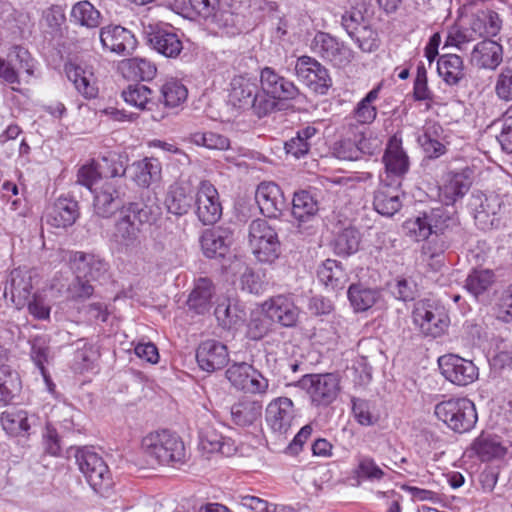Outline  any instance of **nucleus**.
I'll use <instances>...</instances> for the list:
<instances>
[{
    "label": "nucleus",
    "mask_w": 512,
    "mask_h": 512,
    "mask_svg": "<svg viewBox=\"0 0 512 512\" xmlns=\"http://www.w3.org/2000/svg\"><path fill=\"white\" fill-rule=\"evenodd\" d=\"M404 228L416 241L428 239L431 234L458 238L461 232L455 212L443 206L432 208L422 216L405 221Z\"/></svg>",
    "instance_id": "nucleus-1"
},
{
    "label": "nucleus",
    "mask_w": 512,
    "mask_h": 512,
    "mask_svg": "<svg viewBox=\"0 0 512 512\" xmlns=\"http://www.w3.org/2000/svg\"><path fill=\"white\" fill-rule=\"evenodd\" d=\"M156 220L153 208L140 203H129L123 207L115 224L114 240L125 248L139 244L140 226Z\"/></svg>",
    "instance_id": "nucleus-2"
},
{
    "label": "nucleus",
    "mask_w": 512,
    "mask_h": 512,
    "mask_svg": "<svg viewBox=\"0 0 512 512\" xmlns=\"http://www.w3.org/2000/svg\"><path fill=\"white\" fill-rule=\"evenodd\" d=\"M126 168L122 162H114L111 175L97 185L91 193L94 195L93 206L95 213L103 218L112 216L122 206Z\"/></svg>",
    "instance_id": "nucleus-3"
},
{
    "label": "nucleus",
    "mask_w": 512,
    "mask_h": 512,
    "mask_svg": "<svg viewBox=\"0 0 512 512\" xmlns=\"http://www.w3.org/2000/svg\"><path fill=\"white\" fill-rule=\"evenodd\" d=\"M434 414L456 433L472 430L478 420L475 404L466 397H452L435 405Z\"/></svg>",
    "instance_id": "nucleus-4"
},
{
    "label": "nucleus",
    "mask_w": 512,
    "mask_h": 512,
    "mask_svg": "<svg viewBox=\"0 0 512 512\" xmlns=\"http://www.w3.org/2000/svg\"><path fill=\"white\" fill-rule=\"evenodd\" d=\"M144 455L159 464L181 462L185 458L183 441L168 430L149 433L141 442Z\"/></svg>",
    "instance_id": "nucleus-5"
},
{
    "label": "nucleus",
    "mask_w": 512,
    "mask_h": 512,
    "mask_svg": "<svg viewBox=\"0 0 512 512\" xmlns=\"http://www.w3.org/2000/svg\"><path fill=\"white\" fill-rule=\"evenodd\" d=\"M75 458L90 487L101 495L108 492L112 486V477L102 457L89 448H82L77 450Z\"/></svg>",
    "instance_id": "nucleus-6"
},
{
    "label": "nucleus",
    "mask_w": 512,
    "mask_h": 512,
    "mask_svg": "<svg viewBox=\"0 0 512 512\" xmlns=\"http://www.w3.org/2000/svg\"><path fill=\"white\" fill-rule=\"evenodd\" d=\"M509 198L506 195L476 193L472 195L470 206L478 225L486 230L499 225L502 215L509 212Z\"/></svg>",
    "instance_id": "nucleus-7"
},
{
    "label": "nucleus",
    "mask_w": 512,
    "mask_h": 512,
    "mask_svg": "<svg viewBox=\"0 0 512 512\" xmlns=\"http://www.w3.org/2000/svg\"><path fill=\"white\" fill-rule=\"evenodd\" d=\"M296 386L306 391L313 405L328 406L340 392V379L334 373L305 374Z\"/></svg>",
    "instance_id": "nucleus-8"
},
{
    "label": "nucleus",
    "mask_w": 512,
    "mask_h": 512,
    "mask_svg": "<svg viewBox=\"0 0 512 512\" xmlns=\"http://www.w3.org/2000/svg\"><path fill=\"white\" fill-rule=\"evenodd\" d=\"M310 48L315 55L337 68L348 66L355 55V52L345 42L322 31L315 34Z\"/></svg>",
    "instance_id": "nucleus-9"
},
{
    "label": "nucleus",
    "mask_w": 512,
    "mask_h": 512,
    "mask_svg": "<svg viewBox=\"0 0 512 512\" xmlns=\"http://www.w3.org/2000/svg\"><path fill=\"white\" fill-rule=\"evenodd\" d=\"M249 242L260 262H273L279 255L280 243L275 230L263 219L249 225Z\"/></svg>",
    "instance_id": "nucleus-10"
},
{
    "label": "nucleus",
    "mask_w": 512,
    "mask_h": 512,
    "mask_svg": "<svg viewBox=\"0 0 512 512\" xmlns=\"http://www.w3.org/2000/svg\"><path fill=\"white\" fill-rule=\"evenodd\" d=\"M298 79L318 95H326L332 86L328 69L310 56H301L295 64Z\"/></svg>",
    "instance_id": "nucleus-11"
},
{
    "label": "nucleus",
    "mask_w": 512,
    "mask_h": 512,
    "mask_svg": "<svg viewBox=\"0 0 512 512\" xmlns=\"http://www.w3.org/2000/svg\"><path fill=\"white\" fill-rule=\"evenodd\" d=\"M225 375L237 390L259 395L266 394L268 391V379L246 362L232 364L226 370Z\"/></svg>",
    "instance_id": "nucleus-12"
},
{
    "label": "nucleus",
    "mask_w": 512,
    "mask_h": 512,
    "mask_svg": "<svg viewBox=\"0 0 512 512\" xmlns=\"http://www.w3.org/2000/svg\"><path fill=\"white\" fill-rule=\"evenodd\" d=\"M193 204L195 205L197 218L204 225H213L222 216L219 193L215 186L207 180L199 183Z\"/></svg>",
    "instance_id": "nucleus-13"
},
{
    "label": "nucleus",
    "mask_w": 512,
    "mask_h": 512,
    "mask_svg": "<svg viewBox=\"0 0 512 512\" xmlns=\"http://www.w3.org/2000/svg\"><path fill=\"white\" fill-rule=\"evenodd\" d=\"M414 323L425 336L440 337L449 325V317L443 308L428 302H419L413 311Z\"/></svg>",
    "instance_id": "nucleus-14"
},
{
    "label": "nucleus",
    "mask_w": 512,
    "mask_h": 512,
    "mask_svg": "<svg viewBox=\"0 0 512 512\" xmlns=\"http://www.w3.org/2000/svg\"><path fill=\"white\" fill-rule=\"evenodd\" d=\"M438 363L442 375L455 385L467 386L478 379V368L471 360L447 354L441 356Z\"/></svg>",
    "instance_id": "nucleus-15"
},
{
    "label": "nucleus",
    "mask_w": 512,
    "mask_h": 512,
    "mask_svg": "<svg viewBox=\"0 0 512 512\" xmlns=\"http://www.w3.org/2000/svg\"><path fill=\"white\" fill-rule=\"evenodd\" d=\"M34 273L26 268H15L7 276L4 286V296H10L17 309H22L33 295Z\"/></svg>",
    "instance_id": "nucleus-16"
},
{
    "label": "nucleus",
    "mask_w": 512,
    "mask_h": 512,
    "mask_svg": "<svg viewBox=\"0 0 512 512\" xmlns=\"http://www.w3.org/2000/svg\"><path fill=\"white\" fill-rule=\"evenodd\" d=\"M265 316L282 327H295L299 320L300 310L293 299L287 295H277L262 304Z\"/></svg>",
    "instance_id": "nucleus-17"
},
{
    "label": "nucleus",
    "mask_w": 512,
    "mask_h": 512,
    "mask_svg": "<svg viewBox=\"0 0 512 512\" xmlns=\"http://www.w3.org/2000/svg\"><path fill=\"white\" fill-rule=\"evenodd\" d=\"M64 72L83 98L91 100L98 96V81L92 65L68 62L64 65Z\"/></svg>",
    "instance_id": "nucleus-18"
},
{
    "label": "nucleus",
    "mask_w": 512,
    "mask_h": 512,
    "mask_svg": "<svg viewBox=\"0 0 512 512\" xmlns=\"http://www.w3.org/2000/svg\"><path fill=\"white\" fill-rule=\"evenodd\" d=\"M386 178H391V182L399 181L407 174L410 167L409 157L402 147L401 138L392 136L383 155Z\"/></svg>",
    "instance_id": "nucleus-19"
},
{
    "label": "nucleus",
    "mask_w": 512,
    "mask_h": 512,
    "mask_svg": "<svg viewBox=\"0 0 512 512\" xmlns=\"http://www.w3.org/2000/svg\"><path fill=\"white\" fill-rule=\"evenodd\" d=\"M99 38L105 50L117 55L125 56L131 54L137 46L134 34L120 25L102 27Z\"/></svg>",
    "instance_id": "nucleus-20"
},
{
    "label": "nucleus",
    "mask_w": 512,
    "mask_h": 512,
    "mask_svg": "<svg viewBox=\"0 0 512 512\" xmlns=\"http://www.w3.org/2000/svg\"><path fill=\"white\" fill-rule=\"evenodd\" d=\"M255 200L261 213L268 218H279L287 206L282 189L274 182H261Z\"/></svg>",
    "instance_id": "nucleus-21"
},
{
    "label": "nucleus",
    "mask_w": 512,
    "mask_h": 512,
    "mask_svg": "<svg viewBox=\"0 0 512 512\" xmlns=\"http://www.w3.org/2000/svg\"><path fill=\"white\" fill-rule=\"evenodd\" d=\"M471 185L472 179L469 169L448 172L439 188V198L446 206L454 205L467 194Z\"/></svg>",
    "instance_id": "nucleus-22"
},
{
    "label": "nucleus",
    "mask_w": 512,
    "mask_h": 512,
    "mask_svg": "<svg viewBox=\"0 0 512 512\" xmlns=\"http://www.w3.org/2000/svg\"><path fill=\"white\" fill-rule=\"evenodd\" d=\"M18 63V69H24L28 75L33 74V64L30 53L24 47L15 45L8 54V59L0 57V79L10 85H20V77L13 62Z\"/></svg>",
    "instance_id": "nucleus-23"
},
{
    "label": "nucleus",
    "mask_w": 512,
    "mask_h": 512,
    "mask_svg": "<svg viewBox=\"0 0 512 512\" xmlns=\"http://www.w3.org/2000/svg\"><path fill=\"white\" fill-rule=\"evenodd\" d=\"M295 417L294 404L290 398L279 397L271 401L266 409V421L273 432L286 434Z\"/></svg>",
    "instance_id": "nucleus-24"
},
{
    "label": "nucleus",
    "mask_w": 512,
    "mask_h": 512,
    "mask_svg": "<svg viewBox=\"0 0 512 512\" xmlns=\"http://www.w3.org/2000/svg\"><path fill=\"white\" fill-rule=\"evenodd\" d=\"M260 84L263 91L273 95L278 100H293L300 93L298 87L292 81L268 66L260 71Z\"/></svg>",
    "instance_id": "nucleus-25"
},
{
    "label": "nucleus",
    "mask_w": 512,
    "mask_h": 512,
    "mask_svg": "<svg viewBox=\"0 0 512 512\" xmlns=\"http://www.w3.org/2000/svg\"><path fill=\"white\" fill-rule=\"evenodd\" d=\"M417 142L426 157L436 159L447 152V136L443 127L434 121H428L417 137Z\"/></svg>",
    "instance_id": "nucleus-26"
},
{
    "label": "nucleus",
    "mask_w": 512,
    "mask_h": 512,
    "mask_svg": "<svg viewBox=\"0 0 512 512\" xmlns=\"http://www.w3.org/2000/svg\"><path fill=\"white\" fill-rule=\"evenodd\" d=\"M232 242V231L221 226L204 230L200 237L201 249L207 258L224 257Z\"/></svg>",
    "instance_id": "nucleus-27"
},
{
    "label": "nucleus",
    "mask_w": 512,
    "mask_h": 512,
    "mask_svg": "<svg viewBox=\"0 0 512 512\" xmlns=\"http://www.w3.org/2000/svg\"><path fill=\"white\" fill-rule=\"evenodd\" d=\"M68 262L77 277L98 280L108 269L107 263L94 254L69 252Z\"/></svg>",
    "instance_id": "nucleus-28"
},
{
    "label": "nucleus",
    "mask_w": 512,
    "mask_h": 512,
    "mask_svg": "<svg viewBox=\"0 0 512 512\" xmlns=\"http://www.w3.org/2000/svg\"><path fill=\"white\" fill-rule=\"evenodd\" d=\"M196 360L203 371L214 372L227 365L229 361L227 347L216 340H206L199 345Z\"/></svg>",
    "instance_id": "nucleus-29"
},
{
    "label": "nucleus",
    "mask_w": 512,
    "mask_h": 512,
    "mask_svg": "<svg viewBox=\"0 0 512 512\" xmlns=\"http://www.w3.org/2000/svg\"><path fill=\"white\" fill-rule=\"evenodd\" d=\"M400 182H388L387 179H381V183L375 191L373 206L374 209L383 216H393L401 206Z\"/></svg>",
    "instance_id": "nucleus-30"
},
{
    "label": "nucleus",
    "mask_w": 512,
    "mask_h": 512,
    "mask_svg": "<svg viewBox=\"0 0 512 512\" xmlns=\"http://www.w3.org/2000/svg\"><path fill=\"white\" fill-rule=\"evenodd\" d=\"M148 43L159 54L166 58H176L183 50L180 36L169 27H155L147 36Z\"/></svg>",
    "instance_id": "nucleus-31"
},
{
    "label": "nucleus",
    "mask_w": 512,
    "mask_h": 512,
    "mask_svg": "<svg viewBox=\"0 0 512 512\" xmlns=\"http://www.w3.org/2000/svg\"><path fill=\"white\" fill-rule=\"evenodd\" d=\"M195 192L187 182L170 185L164 201L167 211L176 216L186 215L193 207Z\"/></svg>",
    "instance_id": "nucleus-32"
},
{
    "label": "nucleus",
    "mask_w": 512,
    "mask_h": 512,
    "mask_svg": "<svg viewBox=\"0 0 512 512\" xmlns=\"http://www.w3.org/2000/svg\"><path fill=\"white\" fill-rule=\"evenodd\" d=\"M199 447L203 452L219 453L226 457L234 455L237 451L234 440L223 436L210 424L199 429Z\"/></svg>",
    "instance_id": "nucleus-33"
},
{
    "label": "nucleus",
    "mask_w": 512,
    "mask_h": 512,
    "mask_svg": "<svg viewBox=\"0 0 512 512\" xmlns=\"http://www.w3.org/2000/svg\"><path fill=\"white\" fill-rule=\"evenodd\" d=\"M502 46L486 39L477 43L471 52V63L479 68L494 70L502 62Z\"/></svg>",
    "instance_id": "nucleus-34"
},
{
    "label": "nucleus",
    "mask_w": 512,
    "mask_h": 512,
    "mask_svg": "<svg viewBox=\"0 0 512 512\" xmlns=\"http://www.w3.org/2000/svg\"><path fill=\"white\" fill-rule=\"evenodd\" d=\"M243 23V17L230 8L216 10L209 21L215 34L228 37L239 35L243 31Z\"/></svg>",
    "instance_id": "nucleus-35"
},
{
    "label": "nucleus",
    "mask_w": 512,
    "mask_h": 512,
    "mask_svg": "<svg viewBox=\"0 0 512 512\" xmlns=\"http://www.w3.org/2000/svg\"><path fill=\"white\" fill-rule=\"evenodd\" d=\"M257 83L246 76H235L230 83L229 103L241 110H248L258 90Z\"/></svg>",
    "instance_id": "nucleus-36"
},
{
    "label": "nucleus",
    "mask_w": 512,
    "mask_h": 512,
    "mask_svg": "<svg viewBox=\"0 0 512 512\" xmlns=\"http://www.w3.org/2000/svg\"><path fill=\"white\" fill-rule=\"evenodd\" d=\"M80 215L78 202L70 197H59L48 215V223L66 228L75 223Z\"/></svg>",
    "instance_id": "nucleus-37"
},
{
    "label": "nucleus",
    "mask_w": 512,
    "mask_h": 512,
    "mask_svg": "<svg viewBox=\"0 0 512 512\" xmlns=\"http://www.w3.org/2000/svg\"><path fill=\"white\" fill-rule=\"evenodd\" d=\"M425 240L426 242L422 246V255L432 270L438 271L444 265V253L458 238L431 234Z\"/></svg>",
    "instance_id": "nucleus-38"
},
{
    "label": "nucleus",
    "mask_w": 512,
    "mask_h": 512,
    "mask_svg": "<svg viewBox=\"0 0 512 512\" xmlns=\"http://www.w3.org/2000/svg\"><path fill=\"white\" fill-rule=\"evenodd\" d=\"M262 409L260 401L244 397L232 405V421L240 427L252 426L261 419Z\"/></svg>",
    "instance_id": "nucleus-39"
},
{
    "label": "nucleus",
    "mask_w": 512,
    "mask_h": 512,
    "mask_svg": "<svg viewBox=\"0 0 512 512\" xmlns=\"http://www.w3.org/2000/svg\"><path fill=\"white\" fill-rule=\"evenodd\" d=\"M214 295L215 287L212 281L208 278H199L188 297L187 305L197 314H204L211 308Z\"/></svg>",
    "instance_id": "nucleus-40"
},
{
    "label": "nucleus",
    "mask_w": 512,
    "mask_h": 512,
    "mask_svg": "<svg viewBox=\"0 0 512 512\" xmlns=\"http://www.w3.org/2000/svg\"><path fill=\"white\" fill-rule=\"evenodd\" d=\"M437 71L449 86L458 85L465 76L463 60L456 54L441 55L437 60Z\"/></svg>",
    "instance_id": "nucleus-41"
},
{
    "label": "nucleus",
    "mask_w": 512,
    "mask_h": 512,
    "mask_svg": "<svg viewBox=\"0 0 512 512\" xmlns=\"http://www.w3.org/2000/svg\"><path fill=\"white\" fill-rule=\"evenodd\" d=\"M319 210L318 201L307 190L294 193L292 200V216L299 222L312 220Z\"/></svg>",
    "instance_id": "nucleus-42"
},
{
    "label": "nucleus",
    "mask_w": 512,
    "mask_h": 512,
    "mask_svg": "<svg viewBox=\"0 0 512 512\" xmlns=\"http://www.w3.org/2000/svg\"><path fill=\"white\" fill-rule=\"evenodd\" d=\"M132 179L140 187H148L152 182L157 181L161 175V164L157 159L144 158L136 161L131 166Z\"/></svg>",
    "instance_id": "nucleus-43"
},
{
    "label": "nucleus",
    "mask_w": 512,
    "mask_h": 512,
    "mask_svg": "<svg viewBox=\"0 0 512 512\" xmlns=\"http://www.w3.org/2000/svg\"><path fill=\"white\" fill-rule=\"evenodd\" d=\"M319 280L332 290L342 289L347 281V275L340 262L327 259L317 271Z\"/></svg>",
    "instance_id": "nucleus-44"
},
{
    "label": "nucleus",
    "mask_w": 512,
    "mask_h": 512,
    "mask_svg": "<svg viewBox=\"0 0 512 512\" xmlns=\"http://www.w3.org/2000/svg\"><path fill=\"white\" fill-rule=\"evenodd\" d=\"M317 133L318 129L312 125L298 130L295 137L285 142L284 149L286 154L296 159L307 155L311 147V140Z\"/></svg>",
    "instance_id": "nucleus-45"
},
{
    "label": "nucleus",
    "mask_w": 512,
    "mask_h": 512,
    "mask_svg": "<svg viewBox=\"0 0 512 512\" xmlns=\"http://www.w3.org/2000/svg\"><path fill=\"white\" fill-rule=\"evenodd\" d=\"M380 85L370 90L364 98H362L353 110L355 120L359 126L369 125L374 122L377 116V108L373 104L379 97Z\"/></svg>",
    "instance_id": "nucleus-46"
},
{
    "label": "nucleus",
    "mask_w": 512,
    "mask_h": 512,
    "mask_svg": "<svg viewBox=\"0 0 512 512\" xmlns=\"http://www.w3.org/2000/svg\"><path fill=\"white\" fill-rule=\"evenodd\" d=\"M124 101L140 110H151L155 102L153 101V91L143 84H131L122 91Z\"/></svg>",
    "instance_id": "nucleus-47"
},
{
    "label": "nucleus",
    "mask_w": 512,
    "mask_h": 512,
    "mask_svg": "<svg viewBox=\"0 0 512 512\" xmlns=\"http://www.w3.org/2000/svg\"><path fill=\"white\" fill-rule=\"evenodd\" d=\"M348 299L357 312L370 309L378 300L379 292L362 284H352L348 289Z\"/></svg>",
    "instance_id": "nucleus-48"
},
{
    "label": "nucleus",
    "mask_w": 512,
    "mask_h": 512,
    "mask_svg": "<svg viewBox=\"0 0 512 512\" xmlns=\"http://www.w3.org/2000/svg\"><path fill=\"white\" fill-rule=\"evenodd\" d=\"M3 429L12 436L27 433L30 429L28 414L21 409L12 408L1 414Z\"/></svg>",
    "instance_id": "nucleus-49"
},
{
    "label": "nucleus",
    "mask_w": 512,
    "mask_h": 512,
    "mask_svg": "<svg viewBox=\"0 0 512 512\" xmlns=\"http://www.w3.org/2000/svg\"><path fill=\"white\" fill-rule=\"evenodd\" d=\"M471 447L481 461L503 457L507 451L506 447L497 438L484 436L483 434L473 441Z\"/></svg>",
    "instance_id": "nucleus-50"
},
{
    "label": "nucleus",
    "mask_w": 512,
    "mask_h": 512,
    "mask_svg": "<svg viewBox=\"0 0 512 512\" xmlns=\"http://www.w3.org/2000/svg\"><path fill=\"white\" fill-rule=\"evenodd\" d=\"M100 12L88 1H80L73 5L70 21L74 24L95 28L100 24Z\"/></svg>",
    "instance_id": "nucleus-51"
},
{
    "label": "nucleus",
    "mask_w": 512,
    "mask_h": 512,
    "mask_svg": "<svg viewBox=\"0 0 512 512\" xmlns=\"http://www.w3.org/2000/svg\"><path fill=\"white\" fill-rule=\"evenodd\" d=\"M99 358V351L96 346L84 340L77 341V348L73 358V368L77 372H84L94 368Z\"/></svg>",
    "instance_id": "nucleus-52"
},
{
    "label": "nucleus",
    "mask_w": 512,
    "mask_h": 512,
    "mask_svg": "<svg viewBox=\"0 0 512 512\" xmlns=\"http://www.w3.org/2000/svg\"><path fill=\"white\" fill-rule=\"evenodd\" d=\"M122 70L127 74V76L138 78L142 81L152 80L157 73V68L154 63L145 58L139 57L123 61Z\"/></svg>",
    "instance_id": "nucleus-53"
},
{
    "label": "nucleus",
    "mask_w": 512,
    "mask_h": 512,
    "mask_svg": "<svg viewBox=\"0 0 512 512\" xmlns=\"http://www.w3.org/2000/svg\"><path fill=\"white\" fill-rule=\"evenodd\" d=\"M360 234L354 227H346L338 232L333 241V249L336 254L349 256L358 250Z\"/></svg>",
    "instance_id": "nucleus-54"
},
{
    "label": "nucleus",
    "mask_w": 512,
    "mask_h": 512,
    "mask_svg": "<svg viewBox=\"0 0 512 512\" xmlns=\"http://www.w3.org/2000/svg\"><path fill=\"white\" fill-rule=\"evenodd\" d=\"M494 280V273L491 270H473L466 278L465 288L472 296L478 298L488 291Z\"/></svg>",
    "instance_id": "nucleus-55"
},
{
    "label": "nucleus",
    "mask_w": 512,
    "mask_h": 512,
    "mask_svg": "<svg viewBox=\"0 0 512 512\" xmlns=\"http://www.w3.org/2000/svg\"><path fill=\"white\" fill-rule=\"evenodd\" d=\"M214 313L219 324L228 329L242 322L245 316L244 311L239 309L238 305L232 303L230 299L218 303Z\"/></svg>",
    "instance_id": "nucleus-56"
},
{
    "label": "nucleus",
    "mask_w": 512,
    "mask_h": 512,
    "mask_svg": "<svg viewBox=\"0 0 512 512\" xmlns=\"http://www.w3.org/2000/svg\"><path fill=\"white\" fill-rule=\"evenodd\" d=\"M161 95L166 107L174 108L182 104L188 95L187 88L176 79L167 80L161 87Z\"/></svg>",
    "instance_id": "nucleus-57"
},
{
    "label": "nucleus",
    "mask_w": 512,
    "mask_h": 512,
    "mask_svg": "<svg viewBox=\"0 0 512 512\" xmlns=\"http://www.w3.org/2000/svg\"><path fill=\"white\" fill-rule=\"evenodd\" d=\"M189 141L211 150H227L230 147V140L226 136L212 131L194 132L190 134Z\"/></svg>",
    "instance_id": "nucleus-58"
},
{
    "label": "nucleus",
    "mask_w": 512,
    "mask_h": 512,
    "mask_svg": "<svg viewBox=\"0 0 512 512\" xmlns=\"http://www.w3.org/2000/svg\"><path fill=\"white\" fill-rule=\"evenodd\" d=\"M52 301L43 292H36L28 299L27 307L29 314L36 320L49 321L52 309Z\"/></svg>",
    "instance_id": "nucleus-59"
},
{
    "label": "nucleus",
    "mask_w": 512,
    "mask_h": 512,
    "mask_svg": "<svg viewBox=\"0 0 512 512\" xmlns=\"http://www.w3.org/2000/svg\"><path fill=\"white\" fill-rule=\"evenodd\" d=\"M351 39L364 53H372L380 46L378 33L367 23L351 36Z\"/></svg>",
    "instance_id": "nucleus-60"
},
{
    "label": "nucleus",
    "mask_w": 512,
    "mask_h": 512,
    "mask_svg": "<svg viewBox=\"0 0 512 512\" xmlns=\"http://www.w3.org/2000/svg\"><path fill=\"white\" fill-rule=\"evenodd\" d=\"M368 129L357 124L348 125V134L352 136L357 145V150L360 152V157L363 155H372L377 149L376 139L372 140L367 137Z\"/></svg>",
    "instance_id": "nucleus-61"
},
{
    "label": "nucleus",
    "mask_w": 512,
    "mask_h": 512,
    "mask_svg": "<svg viewBox=\"0 0 512 512\" xmlns=\"http://www.w3.org/2000/svg\"><path fill=\"white\" fill-rule=\"evenodd\" d=\"M278 106V99L273 95L258 88L257 93L253 97L251 105L248 109H251L253 114L258 118H263L272 113Z\"/></svg>",
    "instance_id": "nucleus-62"
},
{
    "label": "nucleus",
    "mask_w": 512,
    "mask_h": 512,
    "mask_svg": "<svg viewBox=\"0 0 512 512\" xmlns=\"http://www.w3.org/2000/svg\"><path fill=\"white\" fill-rule=\"evenodd\" d=\"M49 354V346L44 338L36 337L31 341L30 356L35 366L39 369L41 375L47 383L50 382L45 363Z\"/></svg>",
    "instance_id": "nucleus-63"
},
{
    "label": "nucleus",
    "mask_w": 512,
    "mask_h": 512,
    "mask_svg": "<svg viewBox=\"0 0 512 512\" xmlns=\"http://www.w3.org/2000/svg\"><path fill=\"white\" fill-rule=\"evenodd\" d=\"M497 97L505 102H512V68L504 67L497 75L495 87Z\"/></svg>",
    "instance_id": "nucleus-64"
}]
</instances>
